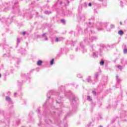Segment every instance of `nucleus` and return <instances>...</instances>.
I'll use <instances>...</instances> for the list:
<instances>
[{"label": "nucleus", "instance_id": "nucleus-12", "mask_svg": "<svg viewBox=\"0 0 127 127\" xmlns=\"http://www.w3.org/2000/svg\"><path fill=\"white\" fill-rule=\"evenodd\" d=\"M123 24V23L122 22H120V25H122Z\"/></svg>", "mask_w": 127, "mask_h": 127}, {"label": "nucleus", "instance_id": "nucleus-5", "mask_svg": "<svg viewBox=\"0 0 127 127\" xmlns=\"http://www.w3.org/2000/svg\"><path fill=\"white\" fill-rule=\"evenodd\" d=\"M104 64H105V63L104 62V61H101L100 62V65H104Z\"/></svg>", "mask_w": 127, "mask_h": 127}, {"label": "nucleus", "instance_id": "nucleus-2", "mask_svg": "<svg viewBox=\"0 0 127 127\" xmlns=\"http://www.w3.org/2000/svg\"><path fill=\"white\" fill-rule=\"evenodd\" d=\"M118 34L119 35H123V34H124V31H123V30H120L118 32Z\"/></svg>", "mask_w": 127, "mask_h": 127}, {"label": "nucleus", "instance_id": "nucleus-7", "mask_svg": "<svg viewBox=\"0 0 127 127\" xmlns=\"http://www.w3.org/2000/svg\"><path fill=\"white\" fill-rule=\"evenodd\" d=\"M62 22H63V23H65V20L62 19Z\"/></svg>", "mask_w": 127, "mask_h": 127}, {"label": "nucleus", "instance_id": "nucleus-11", "mask_svg": "<svg viewBox=\"0 0 127 127\" xmlns=\"http://www.w3.org/2000/svg\"><path fill=\"white\" fill-rule=\"evenodd\" d=\"M89 6H92V3H89Z\"/></svg>", "mask_w": 127, "mask_h": 127}, {"label": "nucleus", "instance_id": "nucleus-15", "mask_svg": "<svg viewBox=\"0 0 127 127\" xmlns=\"http://www.w3.org/2000/svg\"><path fill=\"white\" fill-rule=\"evenodd\" d=\"M100 127H102V126H100Z\"/></svg>", "mask_w": 127, "mask_h": 127}, {"label": "nucleus", "instance_id": "nucleus-3", "mask_svg": "<svg viewBox=\"0 0 127 127\" xmlns=\"http://www.w3.org/2000/svg\"><path fill=\"white\" fill-rule=\"evenodd\" d=\"M54 59H53L51 61L50 64L51 65H52L53 64H54Z\"/></svg>", "mask_w": 127, "mask_h": 127}, {"label": "nucleus", "instance_id": "nucleus-10", "mask_svg": "<svg viewBox=\"0 0 127 127\" xmlns=\"http://www.w3.org/2000/svg\"><path fill=\"white\" fill-rule=\"evenodd\" d=\"M56 41H59V39H58V38H57L56 39Z\"/></svg>", "mask_w": 127, "mask_h": 127}, {"label": "nucleus", "instance_id": "nucleus-14", "mask_svg": "<svg viewBox=\"0 0 127 127\" xmlns=\"http://www.w3.org/2000/svg\"><path fill=\"white\" fill-rule=\"evenodd\" d=\"M0 77H1V74H0Z\"/></svg>", "mask_w": 127, "mask_h": 127}, {"label": "nucleus", "instance_id": "nucleus-4", "mask_svg": "<svg viewBox=\"0 0 127 127\" xmlns=\"http://www.w3.org/2000/svg\"><path fill=\"white\" fill-rule=\"evenodd\" d=\"M87 100H88V101H92V99H91V97L90 96L87 97Z\"/></svg>", "mask_w": 127, "mask_h": 127}, {"label": "nucleus", "instance_id": "nucleus-9", "mask_svg": "<svg viewBox=\"0 0 127 127\" xmlns=\"http://www.w3.org/2000/svg\"><path fill=\"white\" fill-rule=\"evenodd\" d=\"M22 34L23 35H25V32H23L22 33Z\"/></svg>", "mask_w": 127, "mask_h": 127}, {"label": "nucleus", "instance_id": "nucleus-6", "mask_svg": "<svg viewBox=\"0 0 127 127\" xmlns=\"http://www.w3.org/2000/svg\"><path fill=\"white\" fill-rule=\"evenodd\" d=\"M6 101H9V100H10V98H9V97H6Z\"/></svg>", "mask_w": 127, "mask_h": 127}, {"label": "nucleus", "instance_id": "nucleus-8", "mask_svg": "<svg viewBox=\"0 0 127 127\" xmlns=\"http://www.w3.org/2000/svg\"><path fill=\"white\" fill-rule=\"evenodd\" d=\"M124 52V53H127V49H125Z\"/></svg>", "mask_w": 127, "mask_h": 127}, {"label": "nucleus", "instance_id": "nucleus-1", "mask_svg": "<svg viewBox=\"0 0 127 127\" xmlns=\"http://www.w3.org/2000/svg\"><path fill=\"white\" fill-rule=\"evenodd\" d=\"M37 64L38 66H41L42 64V61H38Z\"/></svg>", "mask_w": 127, "mask_h": 127}, {"label": "nucleus", "instance_id": "nucleus-13", "mask_svg": "<svg viewBox=\"0 0 127 127\" xmlns=\"http://www.w3.org/2000/svg\"><path fill=\"white\" fill-rule=\"evenodd\" d=\"M93 94H94V95L96 94V93L95 92L93 91Z\"/></svg>", "mask_w": 127, "mask_h": 127}]
</instances>
